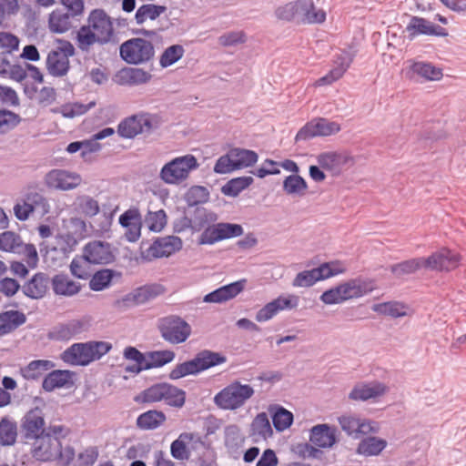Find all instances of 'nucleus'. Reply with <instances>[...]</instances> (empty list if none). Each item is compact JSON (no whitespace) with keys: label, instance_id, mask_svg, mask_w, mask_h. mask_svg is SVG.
Returning a JSON list of instances; mask_svg holds the SVG:
<instances>
[{"label":"nucleus","instance_id":"f257e3e1","mask_svg":"<svg viewBox=\"0 0 466 466\" xmlns=\"http://www.w3.org/2000/svg\"><path fill=\"white\" fill-rule=\"evenodd\" d=\"M117 38L110 16L100 8L93 9L86 24L79 27L76 35V44L82 52H89L92 46L116 44Z\"/></svg>","mask_w":466,"mask_h":466},{"label":"nucleus","instance_id":"f03ea898","mask_svg":"<svg viewBox=\"0 0 466 466\" xmlns=\"http://www.w3.org/2000/svg\"><path fill=\"white\" fill-rule=\"evenodd\" d=\"M461 257L449 248H441L428 258H414L400 263L393 264L390 269L396 277H402L416 272L419 269L442 271L452 270L459 266Z\"/></svg>","mask_w":466,"mask_h":466},{"label":"nucleus","instance_id":"7ed1b4c3","mask_svg":"<svg viewBox=\"0 0 466 466\" xmlns=\"http://www.w3.org/2000/svg\"><path fill=\"white\" fill-rule=\"evenodd\" d=\"M275 17L283 22L297 25L321 24L326 20V13L316 10L311 0H295L276 7Z\"/></svg>","mask_w":466,"mask_h":466},{"label":"nucleus","instance_id":"20e7f679","mask_svg":"<svg viewBox=\"0 0 466 466\" xmlns=\"http://www.w3.org/2000/svg\"><path fill=\"white\" fill-rule=\"evenodd\" d=\"M59 2L67 11L56 8L50 13L48 28L55 34H64L70 30L73 27V20L84 12L83 0H59Z\"/></svg>","mask_w":466,"mask_h":466},{"label":"nucleus","instance_id":"39448f33","mask_svg":"<svg viewBox=\"0 0 466 466\" xmlns=\"http://www.w3.org/2000/svg\"><path fill=\"white\" fill-rule=\"evenodd\" d=\"M195 156L187 154L177 157L166 163L160 172V179L167 185H178L186 180L190 172L198 167Z\"/></svg>","mask_w":466,"mask_h":466},{"label":"nucleus","instance_id":"423d86ee","mask_svg":"<svg viewBox=\"0 0 466 466\" xmlns=\"http://www.w3.org/2000/svg\"><path fill=\"white\" fill-rule=\"evenodd\" d=\"M159 117L157 115L139 113L121 120L117 126V134L122 138L132 139L139 134L151 133L159 127Z\"/></svg>","mask_w":466,"mask_h":466},{"label":"nucleus","instance_id":"0eeeda50","mask_svg":"<svg viewBox=\"0 0 466 466\" xmlns=\"http://www.w3.org/2000/svg\"><path fill=\"white\" fill-rule=\"evenodd\" d=\"M253 394L250 385L234 381L215 395L214 402L223 410H233L243 406Z\"/></svg>","mask_w":466,"mask_h":466},{"label":"nucleus","instance_id":"6e6552de","mask_svg":"<svg viewBox=\"0 0 466 466\" xmlns=\"http://www.w3.org/2000/svg\"><path fill=\"white\" fill-rule=\"evenodd\" d=\"M120 57L129 65H143L153 60L154 45L144 38L135 37L125 41L119 48Z\"/></svg>","mask_w":466,"mask_h":466},{"label":"nucleus","instance_id":"1a4fd4ad","mask_svg":"<svg viewBox=\"0 0 466 466\" xmlns=\"http://www.w3.org/2000/svg\"><path fill=\"white\" fill-rule=\"evenodd\" d=\"M161 338L170 344H181L191 335V326L181 317L170 315L162 318L157 325Z\"/></svg>","mask_w":466,"mask_h":466},{"label":"nucleus","instance_id":"9d476101","mask_svg":"<svg viewBox=\"0 0 466 466\" xmlns=\"http://www.w3.org/2000/svg\"><path fill=\"white\" fill-rule=\"evenodd\" d=\"M341 129L338 122L325 117H316L307 122L297 133L295 141H308L317 137H329L339 133Z\"/></svg>","mask_w":466,"mask_h":466},{"label":"nucleus","instance_id":"9b49d317","mask_svg":"<svg viewBox=\"0 0 466 466\" xmlns=\"http://www.w3.org/2000/svg\"><path fill=\"white\" fill-rule=\"evenodd\" d=\"M243 228L239 224L219 222L206 228L198 238L199 245H213L224 239L239 237Z\"/></svg>","mask_w":466,"mask_h":466},{"label":"nucleus","instance_id":"f8f14e48","mask_svg":"<svg viewBox=\"0 0 466 466\" xmlns=\"http://www.w3.org/2000/svg\"><path fill=\"white\" fill-rule=\"evenodd\" d=\"M46 422L42 410L35 408L27 411L21 420V438L27 441L46 433Z\"/></svg>","mask_w":466,"mask_h":466},{"label":"nucleus","instance_id":"ddd939ff","mask_svg":"<svg viewBox=\"0 0 466 466\" xmlns=\"http://www.w3.org/2000/svg\"><path fill=\"white\" fill-rule=\"evenodd\" d=\"M34 441L32 455L37 461H50L62 457L61 441L52 439L50 434L45 433Z\"/></svg>","mask_w":466,"mask_h":466},{"label":"nucleus","instance_id":"4468645a","mask_svg":"<svg viewBox=\"0 0 466 466\" xmlns=\"http://www.w3.org/2000/svg\"><path fill=\"white\" fill-rule=\"evenodd\" d=\"M298 305L299 297L296 295L279 296L258 310L255 319L258 322H266L273 319L279 311L296 309Z\"/></svg>","mask_w":466,"mask_h":466},{"label":"nucleus","instance_id":"2eb2a0df","mask_svg":"<svg viewBox=\"0 0 466 466\" xmlns=\"http://www.w3.org/2000/svg\"><path fill=\"white\" fill-rule=\"evenodd\" d=\"M47 187L59 190L76 188L81 183V177L76 173L63 169H52L45 177Z\"/></svg>","mask_w":466,"mask_h":466},{"label":"nucleus","instance_id":"dca6fc26","mask_svg":"<svg viewBox=\"0 0 466 466\" xmlns=\"http://www.w3.org/2000/svg\"><path fill=\"white\" fill-rule=\"evenodd\" d=\"M406 30L409 33L410 39L424 35H434V36H447L449 35L447 29L441 25L432 24L426 18L412 15L409 24L406 26Z\"/></svg>","mask_w":466,"mask_h":466},{"label":"nucleus","instance_id":"f3484780","mask_svg":"<svg viewBox=\"0 0 466 466\" xmlns=\"http://www.w3.org/2000/svg\"><path fill=\"white\" fill-rule=\"evenodd\" d=\"M388 387L380 381L361 382L353 387L349 394L352 400L366 401L384 395Z\"/></svg>","mask_w":466,"mask_h":466},{"label":"nucleus","instance_id":"a211bd4d","mask_svg":"<svg viewBox=\"0 0 466 466\" xmlns=\"http://www.w3.org/2000/svg\"><path fill=\"white\" fill-rule=\"evenodd\" d=\"M83 258L90 264H107L114 258L109 244L101 241L87 243L84 248Z\"/></svg>","mask_w":466,"mask_h":466},{"label":"nucleus","instance_id":"6ab92c4d","mask_svg":"<svg viewBox=\"0 0 466 466\" xmlns=\"http://www.w3.org/2000/svg\"><path fill=\"white\" fill-rule=\"evenodd\" d=\"M338 430L328 424L313 426L309 432V441L318 448H331L337 442Z\"/></svg>","mask_w":466,"mask_h":466},{"label":"nucleus","instance_id":"aec40b11","mask_svg":"<svg viewBox=\"0 0 466 466\" xmlns=\"http://www.w3.org/2000/svg\"><path fill=\"white\" fill-rule=\"evenodd\" d=\"M50 283L46 273L37 272L22 286L21 289L27 298L40 299L46 296Z\"/></svg>","mask_w":466,"mask_h":466},{"label":"nucleus","instance_id":"412c9836","mask_svg":"<svg viewBox=\"0 0 466 466\" xmlns=\"http://www.w3.org/2000/svg\"><path fill=\"white\" fill-rule=\"evenodd\" d=\"M88 342L75 343L62 353V360L75 366H86L93 361Z\"/></svg>","mask_w":466,"mask_h":466},{"label":"nucleus","instance_id":"4be33fe9","mask_svg":"<svg viewBox=\"0 0 466 466\" xmlns=\"http://www.w3.org/2000/svg\"><path fill=\"white\" fill-rule=\"evenodd\" d=\"M341 429L353 439H360L362 435L375 431L371 423L354 416H341L339 418Z\"/></svg>","mask_w":466,"mask_h":466},{"label":"nucleus","instance_id":"5701e85b","mask_svg":"<svg viewBox=\"0 0 466 466\" xmlns=\"http://www.w3.org/2000/svg\"><path fill=\"white\" fill-rule=\"evenodd\" d=\"M245 279L222 286L204 297L207 303H222L238 296L244 289Z\"/></svg>","mask_w":466,"mask_h":466},{"label":"nucleus","instance_id":"b1692460","mask_svg":"<svg viewBox=\"0 0 466 466\" xmlns=\"http://www.w3.org/2000/svg\"><path fill=\"white\" fill-rule=\"evenodd\" d=\"M116 77L121 86H139L148 83L152 75L140 67H127L118 71Z\"/></svg>","mask_w":466,"mask_h":466},{"label":"nucleus","instance_id":"393cba45","mask_svg":"<svg viewBox=\"0 0 466 466\" xmlns=\"http://www.w3.org/2000/svg\"><path fill=\"white\" fill-rule=\"evenodd\" d=\"M74 372L66 370H56L49 372L43 380L42 388L51 392L55 389L68 388L73 385Z\"/></svg>","mask_w":466,"mask_h":466},{"label":"nucleus","instance_id":"a878e982","mask_svg":"<svg viewBox=\"0 0 466 466\" xmlns=\"http://www.w3.org/2000/svg\"><path fill=\"white\" fill-rule=\"evenodd\" d=\"M182 240L176 236H167L156 239L150 247L151 253L156 258L167 257L182 248Z\"/></svg>","mask_w":466,"mask_h":466},{"label":"nucleus","instance_id":"bb28decb","mask_svg":"<svg viewBox=\"0 0 466 466\" xmlns=\"http://www.w3.org/2000/svg\"><path fill=\"white\" fill-rule=\"evenodd\" d=\"M84 324L77 319H72L66 323L55 326L48 333V337L54 340H69L83 331Z\"/></svg>","mask_w":466,"mask_h":466},{"label":"nucleus","instance_id":"cd10ccee","mask_svg":"<svg viewBox=\"0 0 466 466\" xmlns=\"http://www.w3.org/2000/svg\"><path fill=\"white\" fill-rule=\"evenodd\" d=\"M53 291L56 295L72 297L81 289V285L71 279L67 275L56 274L51 279Z\"/></svg>","mask_w":466,"mask_h":466},{"label":"nucleus","instance_id":"c85d7f7f","mask_svg":"<svg viewBox=\"0 0 466 466\" xmlns=\"http://www.w3.org/2000/svg\"><path fill=\"white\" fill-rule=\"evenodd\" d=\"M408 74L410 78L421 77L428 81H437L442 77L441 69L427 62H413Z\"/></svg>","mask_w":466,"mask_h":466},{"label":"nucleus","instance_id":"c756f323","mask_svg":"<svg viewBox=\"0 0 466 466\" xmlns=\"http://www.w3.org/2000/svg\"><path fill=\"white\" fill-rule=\"evenodd\" d=\"M26 322V316L18 310H7L0 313V336L6 335Z\"/></svg>","mask_w":466,"mask_h":466},{"label":"nucleus","instance_id":"7c9ffc66","mask_svg":"<svg viewBox=\"0 0 466 466\" xmlns=\"http://www.w3.org/2000/svg\"><path fill=\"white\" fill-rule=\"evenodd\" d=\"M273 433L268 415L265 412L258 413L251 422L249 436L252 441L258 442L266 441Z\"/></svg>","mask_w":466,"mask_h":466},{"label":"nucleus","instance_id":"2f4dec72","mask_svg":"<svg viewBox=\"0 0 466 466\" xmlns=\"http://www.w3.org/2000/svg\"><path fill=\"white\" fill-rule=\"evenodd\" d=\"M195 362L199 372L207 370L212 367L223 364L227 361L226 356L220 352H215L209 350H203L196 354Z\"/></svg>","mask_w":466,"mask_h":466},{"label":"nucleus","instance_id":"473e14b6","mask_svg":"<svg viewBox=\"0 0 466 466\" xmlns=\"http://www.w3.org/2000/svg\"><path fill=\"white\" fill-rule=\"evenodd\" d=\"M55 363L48 360H35L21 368V374L27 380H35L41 378L47 370L53 369Z\"/></svg>","mask_w":466,"mask_h":466},{"label":"nucleus","instance_id":"72a5a7b5","mask_svg":"<svg viewBox=\"0 0 466 466\" xmlns=\"http://www.w3.org/2000/svg\"><path fill=\"white\" fill-rule=\"evenodd\" d=\"M371 309L378 314L397 319L407 316L409 307L402 302L393 300L373 304Z\"/></svg>","mask_w":466,"mask_h":466},{"label":"nucleus","instance_id":"f704fd0d","mask_svg":"<svg viewBox=\"0 0 466 466\" xmlns=\"http://www.w3.org/2000/svg\"><path fill=\"white\" fill-rule=\"evenodd\" d=\"M166 420V415L161 410H150L140 414L137 419V426L140 430H155Z\"/></svg>","mask_w":466,"mask_h":466},{"label":"nucleus","instance_id":"c9c22d12","mask_svg":"<svg viewBox=\"0 0 466 466\" xmlns=\"http://www.w3.org/2000/svg\"><path fill=\"white\" fill-rule=\"evenodd\" d=\"M196 435L190 432L181 433L177 440L170 445L171 456L179 461L188 460L190 451L187 448V444L194 440Z\"/></svg>","mask_w":466,"mask_h":466},{"label":"nucleus","instance_id":"e433bc0d","mask_svg":"<svg viewBox=\"0 0 466 466\" xmlns=\"http://www.w3.org/2000/svg\"><path fill=\"white\" fill-rule=\"evenodd\" d=\"M161 401L171 407L181 408L186 401V392L172 384L165 382Z\"/></svg>","mask_w":466,"mask_h":466},{"label":"nucleus","instance_id":"4c0bfd02","mask_svg":"<svg viewBox=\"0 0 466 466\" xmlns=\"http://www.w3.org/2000/svg\"><path fill=\"white\" fill-rule=\"evenodd\" d=\"M339 288L343 301L363 297L369 292L366 283L358 279L342 283L339 285Z\"/></svg>","mask_w":466,"mask_h":466},{"label":"nucleus","instance_id":"58836bf2","mask_svg":"<svg viewBox=\"0 0 466 466\" xmlns=\"http://www.w3.org/2000/svg\"><path fill=\"white\" fill-rule=\"evenodd\" d=\"M16 438V422L8 417L2 418L0 420V445L12 446L15 443Z\"/></svg>","mask_w":466,"mask_h":466},{"label":"nucleus","instance_id":"ea45409f","mask_svg":"<svg viewBox=\"0 0 466 466\" xmlns=\"http://www.w3.org/2000/svg\"><path fill=\"white\" fill-rule=\"evenodd\" d=\"M317 162L320 167L335 171L346 163V157L334 151L323 152L317 156Z\"/></svg>","mask_w":466,"mask_h":466},{"label":"nucleus","instance_id":"a19ab883","mask_svg":"<svg viewBox=\"0 0 466 466\" xmlns=\"http://www.w3.org/2000/svg\"><path fill=\"white\" fill-rule=\"evenodd\" d=\"M46 66L54 76H63L69 70V59L65 55L50 52L46 58Z\"/></svg>","mask_w":466,"mask_h":466},{"label":"nucleus","instance_id":"79ce46f5","mask_svg":"<svg viewBox=\"0 0 466 466\" xmlns=\"http://www.w3.org/2000/svg\"><path fill=\"white\" fill-rule=\"evenodd\" d=\"M230 156L234 159L237 169L252 167L258 158L255 151L239 147L231 148Z\"/></svg>","mask_w":466,"mask_h":466},{"label":"nucleus","instance_id":"37998d69","mask_svg":"<svg viewBox=\"0 0 466 466\" xmlns=\"http://www.w3.org/2000/svg\"><path fill=\"white\" fill-rule=\"evenodd\" d=\"M25 200L30 205L35 211L41 215H46L49 212L50 206L46 198L35 188L29 187L27 192L24 195Z\"/></svg>","mask_w":466,"mask_h":466},{"label":"nucleus","instance_id":"c03bdc74","mask_svg":"<svg viewBox=\"0 0 466 466\" xmlns=\"http://www.w3.org/2000/svg\"><path fill=\"white\" fill-rule=\"evenodd\" d=\"M387 442L383 439L377 437H367L360 441L357 451L365 456H374L380 454L386 447Z\"/></svg>","mask_w":466,"mask_h":466},{"label":"nucleus","instance_id":"a18cd8bd","mask_svg":"<svg viewBox=\"0 0 466 466\" xmlns=\"http://www.w3.org/2000/svg\"><path fill=\"white\" fill-rule=\"evenodd\" d=\"M308 189L306 180L299 175H289L283 181V190L289 196H303Z\"/></svg>","mask_w":466,"mask_h":466},{"label":"nucleus","instance_id":"49530a36","mask_svg":"<svg viewBox=\"0 0 466 466\" xmlns=\"http://www.w3.org/2000/svg\"><path fill=\"white\" fill-rule=\"evenodd\" d=\"M175 357V352L169 350L150 351L147 353L144 367L147 370L162 367L173 361Z\"/></svg>","mask_w":466,"mask_h":466},{"label":"nucleus","instance_id":"de8ad7c7","mask_svg":"<svg viewBox=\"0 0 466 466\" xmlns=\"http://www.w3.org/2000/svg\"><path fill=\"white\" fill-rule=\"evenodd\" d=\"M167 7L153 4H146L139 6L136 12L135 19L137 24L142 25L147 19L156 20L160 15L166 12Z\"/></svg>","mask_w":466,"mask_h":466},{"label":"nucleus","instance_id":"09e8293b","mask_svg":"<svg viewBox=\"0 0 466 466\" xmlns=\"http://www.w3.org/2000/svg\"><path fill=\"white\" fill-rule=\"evenodd\" d=\"M254 179L252 177H238L228 181L221 188L224 195L228 197H237L241 191L248 188Z\"/></svg>","mask_w":466,"mask_h":466},{"label":"nucleus","instance_id":"8fccbe9b","mask_svg":"<svg viewBox=\"0 0 466 466\" xmlns=\"http://www.w3.org/2000/svg\"><path fill=\"white\" fill-rule=\"evenodd\" d=\"M165 382L156 383L137 394L134 400L137 403H155L161 401Z\"/></svg>","mask_w":466,"mask_h":466},{"label":"nucleus","instance_id":"3c124183","mask_svg":"<svg viewBox=\"0 0 466 466\" xmlns=\"http://www.w3.org/2000/svg\"><path fill=\"white\" fill-rule=\"evenodd\" d=\"M23 240L14 231H5L0 234V250L16 253L21 250Z\"/></svg>","mask_w":466,"mask_h":466},{"label":"nucleus","instance_id":"603ef678","mask_svg":"<svg viewBox=\"0 0 466 466\" xmlns=\"http://www.w3.org/2000/svg\"><path fill=\"white\" fill-rule=\"evenodd\" d=\"M185 48L181 45H172L167 47L159 57V65L167 68L183 57Z\"/></svg>","mask_w":466,"mask_h":466},{"label":"nucleus","instance_id":"864d4df0","mask_svg":"<svg viewBox=\"0 0 466 466\" xmlns=\"http://www.w3.org/2000/svg\"><path fill=\"white\" fill-rule=\"evenodd\" d=\"M115 275L112 269H101L96 272L89 281V288L94 291H100L109 287Z\"/></svg>","mask_w":466,"mask_h":466},{"label":"nucleus","instance_id":"5fc2aeb1","mask_svg":"<svg viewBox=\"0 0 466 466\" xmlns=\"http://www.w3.org/2000/svg\"><path fill=\"white\" fill-rule=\"evenodd\" d=\"M209 198V191L203 186H193L185 194V200L189 207L206 203Z\"/></svg>","mask_w":466,"mask_h":466},{"label":"nucleus","instance_id":"6e6d98bb","mask_svg":"<svg viewBox=\"0 0 466 466\" xmlns=\"http://www.w3.org/2000/svg\"><path fill=\"white\" fill-rule=\"evenodd\" d=\"M225 433V445L229 450H237L242 446L244 437L241 434L240 429L236 424L228 425L224 431Z\"/></svg>","mask_w":466,"mask_h":466},{"label":"nucleus","instance_id":"4d7b16f0","mask_svg":"<svg viewBox=\"0 0 466 466\" xmlns=\"http://www.w3.org/2000/svg\"><path fill=\"white\" fill-rule=\"evenodd\" d=\"M200 373L198 368L197 367V363L195 360L192 359L190 360L182 362L177 364L169 373V379L171 380H178L184 378L187 375H197Z\"/></svg>","mask_w":466,"mask_h":466},{"label":"nucleus","instance_id":"13d9d810","mask_svg":"<svg viewBox=\"0 0 466 466\" xmlns=\"http://www.w3.org/2000/svg\"><path fill=\"white\" fill-rule=\"evenodd\" d=\"M163 292V288L160 285H146L137 289L133 297L137 304L144 303L150 299L157 297Z\"/></svg>","mask_w":466,"mask_h":466},{"label":"nucleus","instance_id":"bf43d9fd","mask_svg":"<svg viewBox=\"0 0 466 466\" xmlns=\"http://www.w3.org/2000/svg\"><path fill=\"white\" fill-rule=\"evenodd\" d=\"M275 429L282 431L288 429L293 422V414L286 409L279 407L272 416Z\"/></svg>","mask_w":466,"mask_h":466},{"label":"nucleus","instance_id":"052dcab7","mask_svg":"<svg viewBox=\"0 0 466 466\" xmlns=\"http://www.w3.org/2000/svg\"><path fill=\"white\" fill-rule=\"evenodd\" d=\"M21 122L18 114L10 110L0 109V129L2 132H7L14 129Z\"/></svg>","mask_w":466,"mask_h":466},{"label":"nucleus","instance_id":"680f3d73","mask_svg":"<svg viewBox=\"0 0 466 466\" xmlns=\"http://www.w3.org/2000/svg\"><path fill=\"white\" fill-rule=\"evenodd\" d=\"M146 222L149 230L159 232L167 224V214L163 209L156 212H149L146 218Z\"/></svg>","mask_w":466,"mask_h":466},{"label":"nucleus","instance_id":"e2e57ef3","mask_svg":"<svg viewBox=\"0 0 466 466\" xmlns=\"http://www.w3.org/2000/svg\"><path fill=\"white\" fill-rule=\"evenodd\" d=\"M19 43V38L14 34L4 31L0 32V49H3V52L11 55L18 49Z\"/></svg>","mask_w":466,"mask_h":466},{"label":"nucleus","instance_id":"0e129e2a","mask_svg":"<svg viewBox=\"0 0 466 466\" xmlns=\"http://www.w3.org/2000/svg\"><path fill=\"white\" fill-rule=\"evenodd\" d=\"M22 287L20 284L12 278H3L0 279V301L3 296L11 298L15 296Z\"/></svg>","mask_w":466,"mask_h":466},{"label":"nucleus","instance_id":"69168bd1","mask_svg":"<svg viewBox=\"0 0 466 466\" xmlns=\"http://www.w3.org/2000/svg\"><path fill=\"white\" fill-rule=\"evenodd\" d=\"M314 268L298 273L292 281L293 287L308 288L313 286L317 281Z\"/></svg>","mask_w":466,"mask_h":466},{"label":"nucleus","instance_id":"338daca9","mask_svg":"<svg viewBox=\"0 0 466 466\" xmlns=\"http://www.w3.org/2000/svg\"><path fill=\"white\" fill-rule=\"evenodd\" d=\"M246 35L243 31H230L218 37V43L223 46H233L245 43Z\"/></svg>","mask_w":466,"mask_h":466},{"label":"nucleus","instance_id":"774afa93","mask_svg":"<svg viewBox=\"0 0 466 466\" xmlns=\"http://www.w3.org/2000/svg\"><path fill=\"white\" fill-rule=\"evenodd\" d=\"M234 170H237V168L229 150L226 155L218 157L214 166V172L217 174H228Z\"/></svg>","mask_w":466,"mask_h":466}]
</instances>
